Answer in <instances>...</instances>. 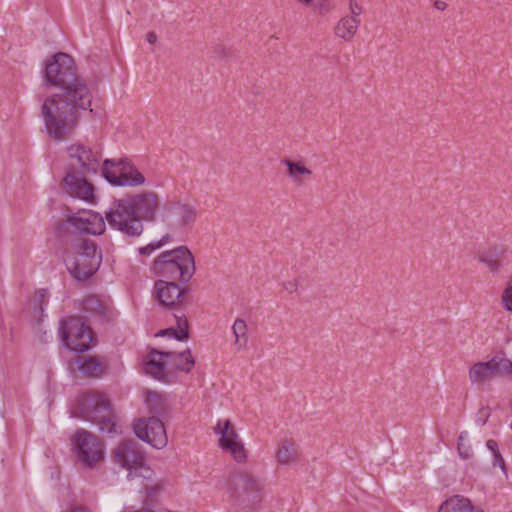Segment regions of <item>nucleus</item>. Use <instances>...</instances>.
Wrapping results in <instances>:
<instances>
[{"label":"nucleus","instance_id":"1a4fd4ad","mask_svg":"<svg viewBox=\"0 0 512 512\" xmlns=\"http://www.w3.org/2000/svg\"><path fill=\"white\" fill-rule=\"evenodd\" d=\"M62 341L72 351H87L93 343L92 330L79 317H69L61 322Z\"/></svg>","mask_w":512,"mask_h":512},{"label":"nucleus","instance_id":"423d86ee","mask_svg":"<svg viewBox=\"0 0 512 512\" xmlns=\"http://www.w3.org/2000/svg\"><path fill=\"white\" fill-rule=\"evenodd\" d=\"M105 219L111 228L128 236H140L144 230L143 223L140 222L127 197L115 200L105 212Z\"/></svg>","mask_w":512,"mask_h":512},{"label":"nucleus","instance_id":"7ed1b4c3","mask_svg":"<svg viewBox=\"0 0 512 512\" xmlns=\"http://www.w3.org/2000/svg\"><path fill=\"white\" fill-rule=\"evenodd\" d=\"M102 261L101 252L96 244L89 239H77L65 258L69 273L82 281L91 277L99 268Z\"/></svg>","mask_w":512,"mask_h":512},{"label":"nucleus","instance_id":"a19ab883","mask_svg":"<svg viewBox=\"0 0 512 512\" xmlns=\"http://www.w3.org/2000/svg\"><path fill=\"white\" fill-rule=\"evenodd\" d=\"M171 241V236L169 234L164 235L159 241L155 242L158 249L164 246L165 244Z\"/></svg>","mask_w":512,"mask_h":512},{"label":"nucleus","instance_id":"4be33fe9","mask_svg":"<svg viewBox=\"0 0 512 512\" xmlns=\"http://www.w3.org/2000/svg\"><path fill=\"white\" fill-rule=\"evenodd\" d=\"M167 209L173 212L179 219L182 227H191L197 220L198 211L195 206L186 202H176L167 205Z\"/></svg>","mask_w":512,"mask_h":512},{"label":"nucleus","instance_id":"ea45409f","mask_svg":"<svg viewBox=\"0 0 512 512\" xmlns=\"http://www.w3.org/2000/svg\"><path fill=\"white\" fill-rule=\"evenodd\" d=\"M487 448L493 453V455H495L497 452H500L499 449H498V444L495 440H488L487 443Z\"/></svg>","mask_w":512,"mask_h":512},{"label":"nucleus","instance_id":"39448f33","mask_svg":"<svg viewBox=\"0 0 512 512\" xmlns=\"http://www.w3.org/2000/svg\"><path fill=\"white\" fill-rule=\"evenodd\" d=\"M114 460L128 470L127 478L150 479L153 471L146 465L145 454L140 445L132 439L122 441L114 450Z\"/></svg>","mask_w":512,"mask_h":512},{"label":"nucleus","instance_id":"412c9836","mask_svg":"<svg viewBox=\"0 0 512 512\" xmlns=\"http://www.w3.org/2000/svg\"><path fill=\"white\" fill-rule=\"evenodd\" d=\"M164 355L167 357L169 373L174 371H184L188 373L194 367L195 361L189 349L179 353L165 352Z\"/></svg>","mask_w":512,"mask_h":512},{"label":"nucleus","instance_id":"cd10ccee","mask_svg":"<svg viewBox=\"0 0 512 512\" xmlns=\"http://www.w3.org/2000/svg\"><path fill=\"white\" fill-rule=\"evenodd\" d=\"M174 317L176 319L177 328H168L163 331H161L162 335H169L174 337L175 339L179 341H183L188 339L189 337V324L188 320L184 313L181 312L180 309H177V313L174 314Z\"/></svg>","mask_w":512,"mask_h":512},{"label":"nucleus","instance_id":"9b49d317","mask_svg":"<svg viewBox=\"0 0 512 512\" xmlns=\"http://www.w3.org/2000/svg\"><path fill=\"white\" fill-rule=\"evenodd\" d=\"M133 429L139 439L154 448L162 449L168 443L166 429L158 417L139 418L135 420Z\"/></svg>","mask_w":512,"mask_h":512},{"label":"nucleus","instance_id":"58836bf2","mask_svg":"<svg viewBox=\"0 0 512 512\" xmlns=\"http://www.w3.org/2000/svg\"><path fill=\"white\" fill-rule=\"evenodd\" d=\"M63 512H91L87 507L82 505H72Z\"/></svg>","mask_w":512,"mask_h":512},{"label":"nucleus","instance_id":"a18cd8bd","mask_svg":"<svg viewBox=\"0 0 512 512\" xmlns=\"http://www.w3.org/2000/svg\"><path fill=\"white\" fill-rule=\"evenodd\" d=\"M45 294H46V291H45V290H42V291L40 292V296H41V297H45Z\"/></svg>","mask_w":512,"mask_h":512},{"label":"nucleus","instance_id":"f8f14e48","mask_svg":"<svg viewBox=\"0 0 512 512\" xmlns=\"http://www.w3.org/2000/svg\"><path fill=\"white\" fill-rule=\"evenodd\" d=\"M67 152L73 168H78L81 174L96 173L100 167L101 154L93 151L90 147L80 143H75L67 147Z\"/></svg>","mask_w":512,"mask_h":512},{"label":"nucleus","instance_id":"37998d69","mask_svg":"<svg viewBox=\"0 0 512 512\" xmlns=\"http://www.w3.org/2000/svg\"><path fill=\"white\" fill-rule=\"evenodd\" d=\"M434 7H435L436 9H438V10L443 11V10H445V9L447 8V3H446V2H444V1H442V0H436V1L434 2Z\"/></svg>","mask_w":512,"mask_h":512},{"label":"nucleus","instance_id":"72a5a7b5","mask_svg":"<svg viewBox=\"0 0 512 512\" xmlns=\"http://www.w3.org/2000/svg\"><path fill=\"white\" fill-rule=\"evenodd\" d=\"M83 308L87 311L90 310L92 312H99L102 309V304L96 297L89 296L84 299Z\"/></svg>","mask_w":512,"mask_h":512},{"label":"nucleus","instance_id":"a878e982","mask_svg":"<svg viewBox=\"0 0 512 512\" xmlns=\"http://www.w3.org/2000/svg\"><path fill=\"white\" fill-rule=\"evenodd\" d=\"M79 370L90 377H100L104 371L105 366L103 361L92 356H78L76 358Z\"/></svg>","mask_w":512,"mask_h":512},{"label":"nucleus","instance_id":"79ce46f5","mask_svg":"<svg viewBox=\"0 0 512 512\" xmlns=\"http://www.w3.org/2000/svg\"><path fill=\"white\" fill-rule=\"evenodd\" d=\"M284 288L289 292V293H294L296 292L297 290V283L296 281H291V282H288L284 285Z\"/></svg>","mask_w":512,"mask_h":512},{"label":"nucleus","instance_id":"393cba45","mask_svg":"<svg viewBox=\"0 0 512 512\" xmlns=\"http://www.w3.org/2000/svg\"><path fill=\"white\" fill-rule=\"evenodd\" d=\"M438 512H483L473 507L471 501L463 496L455 495L441 504Z\"/></svg>","mask_w":512,"mask_h":512},{"label":"nucleus","instance_id":"2eb2a0df","mask_svg":"<svg viewBox=\"0 0 512 512\" xmlns=\"http://www.w3.org/2000/svg\"><path fill=\"white\" fill-rule=\"evenodd\" d=\"M61 186L70 196L94 203V186L83 176H78L73 171L68 172L62 180Z\"/></svg>","mask_w":512,"mask_h":512},{"label":"nucleus","instance_id":"ddd939ff","mask_svg":"<svg viewBox=\"0 0 512 512\" xmlns=\"http://www.w3.org/2000/svg\"><path fill=\"white\" fill-rule=\"evenodd\" d=\"M127 199L133 206L140 222H152L156 219L161 204L160 196L156 192L144 191L127 196Z\"/></svg>","mask_w":512,"mask_h":512},{"label":"nucleus","instance_id":"bb28decb","mask_svg":"<svg viewBox=\"0 0 512 512\" xmlns=\"http://www.w3.org/2000/svg\"><path fill=\"white\" fill-rule=\"evenodd\" d=\"M145 401L149 412L154 415L153 417L159 418L160 416H164L168 413L169 404L163 395L157 392L148 391L146 393Z\"/></svg>","mask_w":512,"mask_h":512},{"label":"nucleus","instance_id":"c85d7f7f","mask_svg":"<svg viewBox=\"0 0 512 512\" xmlns=\"http://www.w3.org/2000/svg\"><path fill=\"white\" fill-rule=\"evenodd\" d=\"M91 421L98 425L101 432H106L108 434L121 432L120 426L117 424L115 416L112 414L110 408L107 409V412H102L93 416Z\"/></svg>","mask_w":512,"mask_h":512},{"label":"nucleus","instance_id":"c9c22d12","mask_svg":"<svg viewBox=\"0 0 512 512\" xmlns=\"http://www.w3.org/2000/svg\"><path fill=\"white\" fill-rule=\"evenodd\" d=\"M349 11H350V14L347 15L348 17H354V19H360V15L363 12V7L357 1V2L351 3L349 5Z\"/></svg>","mask_w":512,"mask_h":512},{"label":"nucleus","instance_id":"4468645a","mask_svg":"<svg viewBox=\"0 0 512 512\" xmlns=\"http://www.w3.org/2000/svg\"><path fill=\"white\" fill-rule=\"evenodd\" d=\"M214 430L220 435L219 443L223 450L229 451L237 462L246 459L244 445L229 420L219 421Z\"/></svg>","mask_w":512,"mask_h":512},{"label":"nucleus","instance_id":"dca6fc26","mask_svg":"<svg viewBox=\"0 0 512 512\" xmlns=\"http://www.w3.org/2000/svg\"><path fill=\"white\" fill-rule=\"evenodd\" d=\"M155 292L162 306L178 309V306L183 303L186 290L180 288L177 282L160 279L155 283Z\"/></svg>","mask_w":512,"mask_h":512},{"label":"nucleus","instance_id":"20e7f679","mask_svg":"<svg viewBox=\"0 0 512 512\" xmlns=\"http://www.w3.org/2000/svg\"><path fill=\"white\" fill-rule=\"evenodd\" d=\"M225 494L233 506L252 507L262 499V485L247 471L231 473L225 480Z\"/></svg>","mask_w":512,"mask_h":512},{"label":"nucleus","instance_id":"6e6552de","mask_svg":"<svg viewBox=\"0 0 512 512\" xmlns=\"http://www.w3.org/2000/svg\"><path fill=\"white\" fill-rule=\"evenodd\" d=\"M77 461L84 467L93 468L104 458L102 442L86 430H77L72 438Z\"/></svg>","mask_w":512,"mask_h":512},{"label":"nucleus","instance_id":"a211bd4d","mask_svg":"<svg viewBox=\"0 0 512 512\" xmlns=\"http://www.w3.org/2000/svg\"><path fill=\"white\" fill-rule=\"evenodd\" d=\"M79 405L84 417L91 420L93 416L107 412V409L110 408V401L103 393L89 391L81 396Z\"/></svg>","mask_w":512,"mask_h":512},{"label":"nucleus","instance_id":"4c0bfd02","mask_svg":"<svg viewBox=\"0 0 512 512\" xmlns=\"http://www.w3.org/2000/svg\"><path fill=\"white\" fill-rule=\"evenodd\" d=\"M494 456V466L499 465L503 471H505V462L500 452H497Z\"/></svg>","mask_w":512,"mask_h":512},{"label":"nucleus","instance_id":"49530a36","mask_svg":"<svg viewBox=\"0 0 512 512\" xmlns=\"http://www.w3.org/2000/svg\"><path fill=\"white\" fill-rule=\"evenodd\" d=\"M348 2H349V5H350L351 3L357 2V0H348Z\"/></svg>","mask_w":512,"mask_h":512},{"label":"nucleus","instance_id":"f257e3e1","mask_svg":"<svg viewBox=\"0 0 512 512\" xmlns=\"http://www.w3.org/2000/svg\"><path fill=\"white\" fill-rule=\"evenodd\" d=\"M44 78L59 91L46 96L41 117L49 140L62 142L71 138L79 126L82 113L92 112V93L86 81L77 74L73 58L56 53L46 64Z\"/></svg>","mask_w":512,"mask_h":512},{"label":"nucleus","instance_id":"f704fd0d","mask_svg":"<svg viewBox=\"0 0 512 512\" xmlns=\"http://www.w3.org/2000/svg\"><path fill=\"white\" fill-rule=\"evenodd\" d=\"M502 303L506 310L512 312V284H509L503 291Z\"/></svg>","mask_w":512,"mask_h":512},{"label":"nucleus","instance_id":"6ab92c4d","mask_svg":"<svg viewBox=\"0 0 512 512\" xmlns=\"http://www.w3.org/2000/svg\"><path fill=\"white\" fill-rule=\"evenodd\" d=\"M165 352L152 350L148 356V360L144 363V371L153 378L168 382L169 368Z\"/></svg>","mask_w":512,"mask_h":512},{"label":"nucleus","instance_id":"c756f323","mask_svg":"<svg viewBox=\"0 0 512 512\" xmlns=\"http://www.w3.org/2000/svg\"><path fill=\"white\" fill-rule=\"evenodd\" d=\"M232 331L235 336L234 344L238 350H241L248 343V326L246 321L237 318L233 323Z\"/></svg>","mask_w":512,"mask_h":512},{"label":"nucleus","instance_id":"aec40b11","mask_svg":"<svg viewBox=\"0 0 512 512\" xmlns=\"http://www.w3.org/2000/svg\"><path fill=\"white\" fill-rule=\"evenodd\" d=\"M281 164L287 167V177L296 186H302L313 176V171L302 160L282 159Z\"/></svg>","mask_w":512,"mask_h":512},{"label":"nucleus","instance_id":"9d476101","mask_svg":"<svg viewBox=\"0 0 512 512\" xmlns=\"http://www.w3.org/2000/svg\"><path fill=\"white\" fill-rule=\"evenodd\" d=\"M468 376L470 382L476 385H484L497 377L512 378V361L494 356L489 361L473 364L469 369Z\"/></svg>","mask_w":512,"mask_h":512},{"label":"nucleus","instance_id":"0eeeda50","mask_svg":"<svg viewBox=\"0 0 512 512\" xmlns=\"http://www.w3.org/2000/svg\"><path fill=\"white\" fill-rule=\"evenodd\" d=\"M102 174L114 186L136 187L145 182L143 174L128 159H106Z\"/></svg>","mask_w":512,"mask_h":512},{"label":"nucleus","instance_id":"e433bc0d","mask_svg":"<svg viewBox=\"0 0 512 512\" xmlns=\"http://www.w3.org/2000/svg\"><path fill=\"white\" fill-rule=\"evenodd\" d=\"M156 249H158L157 245L155 242H152L144 247H141L139 249V253L142 254V255H150L153 251H155Z\"/></svg>","mask_w":512,"mask_h":512},{"label":"nucleus","instance_id":"2f4dec72","mask_svg":"<svg viewBox=\"0 0 512 512\" xmlns=\"http://www.w3.org/2000/svg\"><path fill=\"white\" fill-rule=\"evenodd\" d=\"M68 222L73 227H75L77 230L85 232V233L96 234V233H100L102 231V228H100V230L97 231L94 227H92V223L89 218L73 216L68 219ZM102 226H103V220H102V218H100V227H102Z\"/></svg>","mask_w":512,"mask_h":512},{"label":"nucleus","instance_id":"f3484780","mask_svg":"<svg viewBox=\"0 0 512 512\" xmlns=\"http://www.w3.org/2000/svg\"><path fill=\"white\" fill-rule=\"evenodd\" d=\"M507 253L508 248L505 245H493L480 251L477 255V260L479 263L483 264L490 273L497 274L504 267Z\"/></svg>","mask_w":512,"mask_h":512},{"label":"nucleus","instance_id":"c03bdc74","mask_svg":"<svg viewBox=\"0 0 512 512\" xmlns=\"http://www.w3.org/2000/svg\"><path fill=\"white\" fill-rule=\"evenodd\" d=\"M147 41L150 44H154L157 41V35L154 32H149L147 34Z\"/></svg>","mask_w":512,"mask_h":512},{"label":"nucleus","instance_id":"7c9ffc66","mask_svg":"<svg viewBox=\"0 0 512 512\" xmlns=\"http://www.w3.org/2000/svg\"><path fill=\"white\" fill-rule=\"evenodd\" d=\"M306 7H312L320 16H326L335 9L333 0H296Z\"/></svg>","mask_w":512,"mask_h":512},{"label":"nucleus","instance_id":"f03ea898","mask_svg":"<svg viewBox=\"0 0 512 512\" xmlns=\"http://www.w3.org/2000/svg\"><path fill=\"white\" fill-rule=\"evenodd\" d=\"M153 273L168 282L187 284L196 272L195 259L186 246L162 252L153 262Z\"/></svg>","mask_w":512,"mask_h":512},{"label":"nucleus","instance_id":"5701e85b","mask_svg":"<svg viewBox=\"0 0 512 512\" xmlns=\"http://www.w3.org/2000/svg\"><path fill=\"white\" fill-rule=\"evenodd\" d=\"M360 24V19H354V17L345 15L338 20L333 28V33L335 37L345 42H351L357 34Z\"/></svg>","mask_w":512,"mask_h":512},{"label":"nucleus","instance_id":"473e14b6","mask_svg":"<svg viewBox=\"0 0 512 512\" xmlns=\"http://www.w3.org/2000/svg\"><path fill=\"white\" fill-rule=\"evenodd\" d=\"M458 453L464 460L470 459L473 455L471 446L467 443V432H462L458 437Z\"/></svg>","mask_w":512,"mask_h":512},{"label":"nucleus","instance_id":"b1692460","mask_svg":"<svg viewBox=\"0 0 512 512\" xmlns=\"http://www.w3.org/2000/svg\"><path fill=\"white\" fill-rule=\"evenodd\" d=\"M300 455L301 452L295 440L286 438L280 443L276 458L278 463L287 465L298 462Z\"/></svg>","mask_w":512,"mask_h":512}]
</instances>
